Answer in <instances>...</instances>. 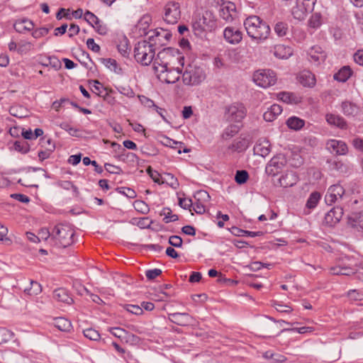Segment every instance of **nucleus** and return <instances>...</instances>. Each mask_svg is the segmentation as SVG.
<instances>
[{
  "mask_svg": "<svg viewBox=\"0 0 363 363\" xmlns=\"http://www.w3.org/2000/svg\"><path fill=\"white\" fill-rule=\"evenodd\" d=\"M247 35L254 40H265L269 37V26L257 16H250L244 21Z\"/></svg>",
  "mask_w": 363,
  "mask_h": 363,
  "instance_id": "1",
  "label": "nucleus"
},
{
  "mask_svg": "<svg viewBox=\"0 0 363 363\" xmlns=\"http://www.w3.org/2000/svg\"><path fill=\"white\" fill-rule=\"evenodd\" d=\"M191 27L194 35L203 39L216 28L217 23L213 13L206 11L202 16L197 14L193 17Z\"/></svg>",
  "mask_w": 363,
  "mask_h": 363,
  "instance_id": "2",
  "label": "nucleus"
},
{
  "mask_svg": "<svg viewBox=\"0 0 363 363\" xmlns=\"http://www.w3.org/2000/svg\"><path fill=\"white\" fill-rule=\"evenodd\" d=\"M75 232L71 225L59 223L51 231V240L60 247L65 248L74 242Z\"/></svg>",
  "mask_w": 363,
  "mask_h": 363,
  "instance_id": "3",
  "label": "nucleus"
},
{
  "mask_svg": "<svg viewBox=\"0 0 363 363\" xmlns=\"http://www.w3.org/2000/svg\"><path fill=\"white\" fill-rule=\"evenodd\" d=\"M269 320L273 323L267 322L263 323L261 331L263 333V336L266 337H271L286 331H294L297 332L300 334H304L308 332H311V328L309 327H301V328H284L279 330L277 323H285L286 325H291V323L286 322L283 320H276L273 318H268Z\"/></svg>",
  "mask_w": 363,
  "mask_h": 363,
  "instance_id": "4",
  "label": "nucleus"
},
{
  "mask_svg": "<svg viewBox=\"0 0 363 363\" xmlns=\"http://www.w3.org/2000/svg\"><path fill=\"white\" fill-rule=\"evenodd\" d=\"M155 48L148 40L138 42L134 48V57L142 65H149L153 60Z\"/></svg>",
  "mask_w": 363,
  "mask_h": 363,
  "instance_id": "5",
  "label": "nucleus"
},
{
  "mask_svg": "<svg viewBox=\"0 0 363 363\" xmlns=\"http://www.w3.org/2000/svg\"><path fill=\"white\" fill-rule=\"evenodd\" d=\"M206 78L203 69L196 65H189L182 75V80L186 85H197Z\"/></svg>",
  "mask_w": 363,
  "mask_h": 363,
  "instance_id": "6",
  "label": "nucleus"
},
{
  "mask_svg": "<svg viewBox=\"0 0 363 363\" xmlns=\"http://www.w3.org/2000/svg\"><path fill=\"white\" fill-rule=\"evenodd\" d=\"M148 35V41L155 48L162 47L165 45L170 38H172V33L170 31L164 29L151 30L147 33Z\"/></svg>",
  "mask_w": 363,
  "mask_h": 363,
  "instance_id": "7",
  "label": "nucleus"
},
{
  "mask_svg": "<svg viewBox=\"0 0 363 363\" xmlns=\"http://www.w3.org/2000/svg\"><path fill=\"white\" fill-rule=\"evenodd\" d=\"M315 0H296V6L291 9V14L295 19L303 20L307 14L312 12Z\"/></svg>",
  "mask_w": 363,
  "mask_h": 363,
  "instance_id": "8",
  "label": "nucleus"
},
{
  "mask_svg": "<svg viewBox=\"0 0 363 363\" xmlns=\"http://www.w3.org/2000/svg\"><path fill=\"white\" fill-rule=\"evenodd\" d=\"M253 80L257 85L267 88L272 86L277 81L275 73L270 69H262L255 72Z\"/></svg>",
  "mask_w": 363,
  "mask_h": 363,
  "instance_id": "9",
  "label": "nucleus"
},
{
  "mask_svg": "<svg viewBox=\"0 0 363 363\" xmlns=\"http://www.w3.org/2000/svg\"><path fill=\"white\" fill-rule=\"evenodd\" d=\"M91 91L98 96L101 97L104 101L109 105L113 106L116 103V98L113 96L115 91L108 87H105L99 80H94Z\"/></svg>",
  "mask_w": 363,
  "mask_h": 363,
  "instance_id": "10",
  "label": "nucleus"
},
{
  "mask_svg": "<svg viewBox=\"0 0 363 363\" xmlns=\"http://www.w3.org/2000/svg\"><path fill=\"white\" fill-rule=\"evenodd\" d=\"M181 17L179 4L175 1L168 2L164 6V20L169 24H175Z\"/></svg>",
  "mask_w": 363,
  "mask_h": 363,
  "instance_id": "11",
  "label": "nucleus"
},
{
  "mask_svg": "<svg viewBox=\"0 0 363 363\" xmlns=\"http://www.w3.org/2000/svg\"><path fill=\"white\" fill-rule=\"evenodd\" d=\"M246 113L247 109L242 104H234L227 108V118L230 122L241 123Z\"/></svg>",
  "mask_w": 363,
  "mask_h": 363,
  "instance_id": "12",
  "label": "nucleus"
},
{
  "mask_svg": "<svg viewBox=\"0 0 363 363\" xmlns=\"http://www.w3.org/2000/svg\"><path fill=\"white\" fill-rule=\"evenodd\" d=\"M286 159L281 155L273 157L265 167V172L269 176L274 177L281 172L286 164Z\"/></svg>",
  "mask_w": 363,
  "mask_h": 363,
  "instance_id": "13",
  "label": "nucleus"
},
{
  "mask_svg": "<svg viewBox=\"0 0 363 363\" xmlns=\"http://www.w3.org/2000/svg\"><path fill=\"white\" fill-rule=\"evenodd\" d=\"M345 192V189L340 184L330 186L325 196V203L329 206L336 202L340 203L343 198Z\"/></svg>",
  "mask_w": 363,
  "mask_h": 363,
  "instance_id": "14",
  "label": "nucleus"
},
{
  "mask_svg": "<svg viewBox=\"0 0 363 363\" xmlns=\"http://www.w3.org/2000/svg\"><path fill=\"white\" fill-rule=\"evenodd\" d=\"M342 216V207L339 206H335L325 214L324 224L328 227H334L340 221Z\"/></svg>",
  "mask_w": 363,
  "mask_h": 363,
  "instance_id": "15",
  "label": "nucleus"
},
{
  "mask_svg": "<svg viewBox=\"0 0 363 363\" xmlns=\"http://www.w3.org/2000/svg\"><path fill=\"white\" fill-rule=\"evenodd\" d=\"M326 148L330 152H335L336 155H346L349 152L345 142L335 139L329 140L326 143Z\"/></svg>",
  "mask_w": 363,
  "mask_h": 363,
  "instance_id": "16",
  "label": "nucleus"
},
{
  "mask_svg": "<svg viewBox=\"0 0 363 363\" xmlns=\"http://www.w3.org/2000/svg\"><path fill=\"white\" fill-rule=\"evenodd\" d=\"M40 140L41 146L45 148V150L38 152L39 160L43 162L49 158L52 152H54L55 150V143L51 138L45 139V138H41Z\"/></svg>",
  "mask_w": 363,
  "mask_h": 363,
  "instance_id": "17",
  "label": "nucleus"
},
{
  "mask_svg": "<svg viewBox=\"0 0 363 363\" xmlns=\"http://www.w3.org/2000/svg\"><path fill=\"white\" fill-rule=\"evenodd\" d=\"M225 40L233 45L238 44L242 39V33L238 28L228 26L223 31Z\"/></svg>",
  "mask_w": 363,
  "mask_h": 363,
  "instance_id": "18",
  "label": "nucleus"
},
{
  "mask_svg": "<svg viewBox=\"0 0 363 363\" xmlns=\"http://www.w3.org/2000/svg\"><path fill=\"white\" fill-rule=\"evenodd\" d=\"M235 13L236 6L231 1H228L225 4H223L219 10L220 17L226 22L233 21Z\"/></svg>",
  "mask_w": 363,
  "mask_h": 363,
  "instance_id": "19",
  "label": "nucleus"
},
{
  "mask_svg": "<svg viewBox=\"0 0 363 363\" xmlns=\"http://www.w3.org/2000/svg\"><path fill=\"white\" fill-rule=\"evenodd\" d=\"M169 319L174 324L186 326L191 324L192 318L187 313H173L169 314Z\"/></svg>",
  "mask_w": 363,
  "mask_h": 363,
  "instance_id": "20",
  "label": "nucleus"
},
{
  "mask_svg": "<svg viewBox=\"0 0 363 363\" xmlns=\"http://www.w3.org/2000/svg\"><path fill=\"white\" fill-rule=\"evenodd\" d=\"M297 79L301 84L306 87H313L315 85L316 79L315 74L309 70L301 72Z\"/></svg>",
  "mask_w": 363,
  "mask_h": 363,
  "instance_id": "21",
  "label": "nucleus"
},
{
  "mask_svg": "<svg viewBox=\"0 0 363 363\" xmlns=\"http://www.w3.org/2000/svg\"><path fill=\"white\" fill-rule=\"evenodd\" d=\"M254 153L255 155L266 157L270 152V143L266 138L259 139L253 148Z\"/></svg>",
  "mask_w": 363,
  "mask_h": 363,
  "instance_id": "22",
  "label": "nucleus"
},
{
  "mask_svg": "<svg viewBox=\"0 0 363 363\" xmlns=\"http://www.w3.org/2000/svg\"><path fill=\"white\" fill-rule=\"evenodd\" d=\"M347 224L351 228L357 229L358 231L363 232V211L352 213L348 216Z\"/></svg>",
  "mask_w": 363,
  "mask_h": 363,
  "instance_id": "23",
  "label": "nucleus"
},
{
  "mask_svg": "<svg viewBox=\"0 0 363 363\" xmlns=\"http://www.w3.org/2000/svg\"><path fill=\"white\" fill-rule=\"evenodd\" d=\"M53 298L59 302L68 305L73 303V298L69 294V291L65 288H59L53 291Z\"/></svg>",
  "mask_w": 363,
  "mask_h": 363,
  "instance_id": "24",
  "label": "nucleus"
},
{
  "mask_svg": "<svg viewBox=\"0 0 363 363\" xmlns=\"http://www.w3.org/2000/svg\"><path fill=\"white\" fill-rule=\"evenodd\" d=\"M298 177L296 174L292 171L286 172L279 178L280 185L284 188L290 187L297 183Z\"/></svg>",
  "mask_w": 363,
  "mask_h": 363,
  "instance_id": "25",
  "label": "nucleus"
},
{
  "mask_svg": "<svg viewBox=\"0 0 363 363\" xmlns=\"http://www.w3.org/2000/svg\"><path fill=\"white\" fill-rule=\"evenodd\" d=\"M326 121L327 122L332 125H335L340 129L345 130L347 128V121L344 118L339 115L333 114V113H328L326 114Z\"/></svg>",
  "mask_w": 363,
  "mask_h": 363,
  "instance_id": "26",
  "label": "nucleus"
},
{
  "mask_svg": "<svg viewBox=\"0 0 363 363\" xmlns=\"http://www.w3.org/2000/svg\"><path fill=\"white\" fill-rule=\"evenodd\" d=\"M311 58L315 62L320 63L324 62L326 58V54L323 48L319 45H314L308 51Z\"/></svg>",
  "mask_w": 363,
  "mask_h": 363,
  "instance_id": "27",
  "label": "nucleus"
},
{
  "mask_svg": "<svg viewBox=\"0 0 363 363\" xmlns=\"http://www.w3.org/2000/svg\"><path fill=\"white\" fill-rule=\"evenodd\" d=\"M341 108L342 113L346 116L354 117L359 111V107L357 104L349 101H342L341 104Z\"/></svg>",
  "mask_w": 363,
  "mask_h": 363,
  "instance_id": "28",
  "label": "nucleus"
},
{
  "mask_svg": "<svg viewBox=\"0 0 363 363\" xmlns=\"http://www.w3.org/2000/svg\"><path fill=\"white\" fill-rule=\"evenodd\" d=\"M293 54V50L290 46L277 45L274 48V55L279 59H287Z\"/></svg>",
  "mask_w": 363,
  "mask_h": 363,
  "instance_id": "29",
  "label": "nucleus"
},
{
  "mask_svg": "<svg viewBox=\"0 0 363 363\" xmlns=\"http://www.w3.org/2000/svg\"><path fill=\"white\" fill-rule=\"evenodd\" d=\"M164 141L162 142V143L167 147H169L171 148L177 150V152L179 154H181L183 152H190V149L187 148L184 143L182 142H178L176 140H174L167 136L164 137Z\"/></svg>",
  "mask_w": 363,
  "mask_h": 363,
  "instance_id": "30",
  "label": "nucleus"
},
{
  "mask_svg": "<svg viewBox=\"0 0 363 363\" xmlns=\"http://www.w3.org/2000/svg\"><path fill=\"white\" fill-rule=\"evenodd\" d=\"M13 28L16 32L22 33L25 31L32 30L34 28V24L33 21L23 18L17 20L13 24Z\"/></svg>",
  "mask_w": 363,
  "mask_h": 363,
  "instance_id": "31",
  "label": "nucleus"
},
{
  "mask_svg": "<svg viewBox=\"0 0 363 363\" xmlns=\"http://www.w3.org/2000/svg\"><path fill=\"white\" fill-rule=\"evenodd\" d=\"M278 98L281 101L289 104H298L301 102V97L294 93L280 92L278 94Z\"/></svg>",
  "mask_w": 363,
  "mask_h": 363,
  "instance_id": "32",
  "label": "nucleus"
},
{
  "mask_svg": "<svg viewBox=\"0 0 363 363\" xmlns=\"http://www.w3.org/2000/svg\"><path fill=\"white\" fill-rule=\"evenodd\" d=\"M164 73H166V76L164 77V82L167 84H174L179 79L182 69L179 67L168 68L167 70L164 71Z\"/></svg>",
  "mask_w": 363,
  "mask_h": 363,
  "instance_id": "33",
  "label": "nucleus"
},
{
  "mask_svg": "<svg viewBox=\"0 0 363 363\" xmlns=\"http://www.w3.org/2000/svg\"><path fill=\"white\" fill-rule=\"evenodd\" d=\"M282 112V107L279 104H273L263 114V118L266 121H273L277 116Z\"/></svg>",
  "mask_w": 363,
  "mask_h": 363,
  "instance_id": "34",
  "label": "nucleus"
},
{
  "mask_svg": "<svg viewBox=\"0 0 363 363\" xmlns=\"http://www.w3.org/2000/svg\"><path fill=\"white\" fill-rule=\"evenodd\" d=\"M352 74V70L349 66H344L336 72L333 78L335 80L340 82H345Z\"/></svg>",
  "mask_w": 363,
  "mask_h": 363,
  "instance_id": "35",
  "label": "nucleus"
},
{
  "mask_svg": "<svg viewBox=\"0 0 363 363\" xmlns=\"http://www.w3.org/2000/svg\"><path fill=\"white\" fill-rule=\"evenodd\" d=\"M327 164L331 170L340 172H346L347 170V165L339 159H328L327 160Z\"/></svg>",
  "mask_w": 363,
  "mask_h": 363,
  "instance_id": "36",
  "label": "nucleus"
},
{
  "mask_svg": "<svg viewBox=\"0 0 363 363\" xmlns=\"http://www.w3.org/2000/svg\"><path fill=\"white\" fill-rule=\"evenodd\" d=\"M116 145V143H113V146ZM117 145L118 146L119 149L121 150V152L118 155V159L120 160L123 161V162H125V161H129V162H137V163H138L139 158L135 153L127 152L125 148L121 147V146L118 144H117Z\"/></svg>",
  "mask_w": 363,
  "mask_h": 363,
  "instance_id": "37",
  "label": "nucleus"
},
{
  "mask_svg": "<svg viewBox=\"0 0 363 363\" xmlns=\"http://www.w3.org/2000/svg\"><path fill=\"white\" fill-rule=\"evenodd\" d=\"M109 332L114 335L115 337L121 339V340H126L128 337H131L133 339L138 338L137 336H135L133 334H130L128 332H127L125 330L116 327V328H109Z\"/></svg>",
  "mask_w": 363,
  "mask_h": 363,
  "instance_id": "38",
  "label": "nucleus"
},
{
  "mask_svg": "<svg viewBox=\"0 0 363 363\" xmlns=\"http://www.w3.org/2000/svg\"><path fill=\"white\" fill-rule=\"evenodd\" d=\"M230 232L232 233V234H233L235 236H249V237H252V238H255L257 236H261L264 234L262 231L253 232V231L242 230L238 227H232Z\"/></svg>",
  "mask_w": 363,
  "mask_h": 363,
  "instance_id": "39",
  "label": "nucleus"
},
{
  "mask_svg": "<svg viewBox=\"0 0 363 363\" xmlns=\"http://www.w3.org/2000/svg\"><path fill=\"white\" fill-rule=\"evenodd\" d=\"M55 325L57 328L63 332H69L72 328L71 322L68 319L62 317L55 319Z\"/></svg>",
  "mask_w": 363,
  "mask_h": 363,
  "instance_id": "40",
  "label": "nucleus"
},
{
  "mask_svg": "<svg viewBox=\"0 0 363 363\" xmlns=\"http://www.w3.org/2000/svg\"><path fill=\"white\" fill-rule=\"evenodd\" d=\"M305 124V121L296 116H291L286 121V125L290 129L298 130L301 129Z\"/></svg>",
  "mask_w": 363,
  "mask_h": 363,
  "instance_id": "41",
  "label": "nucleus"
},
{
  "mask_svg": "<svg viewBox=\"0 0 363 363\" xmlns=\"http://www.w3.org/2000/svg\"><path fill=\"white\" fill-rule=\"evenodd\" d=\"M241 125L239 124H231L228 125L222 134L225 140H228L235 135L240 130Z\"/></svg>",
  "mask_w": 363,
  "mask_h": 363,
  "instance_id": "42",
  "label": "nucleus"
},
{
  "mask_svg": "<svg viewBox=\"0 0 363 363\" xmlns=\"http://www.w3.org/2000/svg\"><path fill=\"white\" fill-rule=\"evenodd\" d=\"M160 216H164L163 220L165 223L174 222L179 220L177 214H173L170 208L164 207L160 213Z\"/></svg>",
  "mask_w": 363,
  "mask_h": 363,
  "instance_id": "43",
  "label": "nucleus"
},
{
  "mask_svg": "<svg viewBox=\"0 0 363 363\" xmlns=\"http://www.w3.org/2000/svg\"><path fill=\"white\" fill-rule=\"evenodd\" d=\"M274 30L279 37H284L288 33L289 26L286 22L280 21L275 24Z\"/></svg>",
  "mask_w": 363,
  "mask_h": 363,
  "instance_id": "44",
  "label": "nucleus"
},
{
  "mask_svg": "<svg viewBox=\"0 0 363 363\" xmlns=\"http://www.w3.org/2000/svg\"><path fill=\"white\" fill-rule=\"evenodd\" d=\"M100 61L108 69L119 74L121 69H118V63L116 60L112 58H100Z\"/></svg>",
  "mask_w": 363,
  "mask_h": 363,
  "instance_id": "45",
  "label": "nucleus"
},
{
  "mask_svg": "<svg viewBox=\"0 0 363 363\" xmlns=\"http://www.w3.org/2000/svg\"><path fill=\"white\" fill-rule=\"evenodd\" d=\"M118 52L123 57H128L130 52V48L128 45V40L126 37H124L117 45Z\"/></svg>",
  "mask_w": 363,
  "mask_h": 363,
  "instance_id": "46",
  "label": "nucleus"
},
{
  "mask_svg": "<svg viewBox=\"0 0 363 363\" xmlns=\"http://www.w3.org/2000/svg\"><path fill=\"white\" fill-rule=\"evenodd\" d=\"M169 65V61H164V60H161V61L158 60L157 62V56L155 59L153 64V69L158 72H160L161 74H164V71L167 70Z\"/></svg>",
  "mask_w": 363,
  "mask_h": 363,
  "instance_id": "47",
  "label": "nucleus"
},
{
  "mask_svg": "<svg viewBox=\"0 0 363 363\" xmlns=\"http://www.w3.org/2000/svg\"><path fill=\"white\" fill-rule=\"evenodd\" d=\"M322 25V15L320 13H314L308 21V26L313 28H318Z\"/></svg>",
  "mask_w": 363,
  "mask_h": 363,
  "instance_id": "48",
  "label": "nucleus"
},
{
  "mask_svg": "<svg viewBox=\"0 0 363 363\" xmlns=\"http://www.w3.org/2000/svg\"><path fill=\"white\" fill-rule=\"evenodd\" d=\"M249 179V174L247 171L245 169L237 170L235 175V181L238 184H245Z\"/></svg>",
  "mask_w": 363,
  "mask_h": 363,
  "instance_id": "49",
  "label": "nucleus"
},
{
  "mask_svg": "<svg viewBox=\"0 0 363 363\" xmlns=\"http://www.w3.org/2000/svg\"><path fill=\"white\" fill-rule=\"evenodd\" d=\"M13 148L22 154H26L29 152L30 145L26 141L17 140L13 144Z\"/></svg>",
  "mask_w": 363,
  "mask_h": 363,
  "instance_id": "50",
  "label": "nucleus"
},
{
  "mask_svg": "<svg viewBox=\"0 0 363 363\" xmlns=\"http://www.w3.org/2000/svg\"><path fill=\"white\" fill-rule=\"evenodd\" d=\"M320 199V194L319 192L314 191L311 193L306 202V206L308 208H314L317 206Z\"/></svg>",
  "mask_w": 363,
  "mask_h": 363,
  "instance_id": "51",
  "label": "nucleus"
},
{
  "mask_svg": "<svg viewBox=\"0 0 363 363\" xmlns=\"http://www.w3.org/2000/svg\"><path fill=\"white\" fill-rule=\"evenodd\" d=\"M31 286L29 289H25L24 293L29 296L37 295L41 292V286L37 281L30 280Z\"/></svg>",
  "mask_w": 363,
  "mask_h": 363,
  "instance_id": "52",
  "label": "nucleus"
},
{
  "mask_svg": "<svg viewBox=\"0 0 363 363\" xmlns=\"http://www.w3.org/2000/svg\"><path fill=\"white\" fill-rule=\"evenodd\" d=\"M33 48V44L28 41L21 40L18 44L17 52L21 54H26Z\"/></svg>",
  "mask_w": 363,
  "mask_h": 363,
  "instance_id": "53",
  "label": "nucleus"
},
{
  "mask_svg": "<svg viewBox=\"0 0 363 363\" xmlns=\"http://www.w3.org/2000/svg\"><path fill=\"white\" fill-rule=\"evenodd\" d=\"M83 333H84V335L86 338H88L91 340L97 341V340H99L101 338V335H100L99 333L97 330H96L95 329L91 328L84 330L83 331Z\"/></svg>",
  "mask_w": 363,
  "mask_h": 363,
  "instance_id": "54",
  "label": "nucleus"
},
{
  "mask_svg": "<svg viewBox=\"0 0 363 363\" xmlns=\"http://www.w3.org/2000/svg\"><path fill=\"white\" fill-rule=\"evenodd\" d=\"M133 206H134V208L137 211H138L143 214H147L150 211V208H149V206H147V204L145 201H141V200L135 201L133 203Z\"/></svg>",
  "mask_w": 363,
  "mask_h": 363,
  "instance_id": "55",
  "label": "nucleus"
},
{
  "mask_svg": "<svg viewBox=\"0 0 363 363\" xmlns=\"http://www.w3.org/2000/svg\"><path fill=\"white\" fill-rule=\"evenodd\" d=\"M247 147V144L245 140L235 141L230 146H229V149H231L234 151H237L238 152L246 150Z\"/></svg>",
  "mask_w": 363,
  "mask_h": 363,
  "instance_id": "56",
  "label": "nucleus"
},
{
  "mask_svg": "<svg viewBox=\"0 0 363 363\" xmlns=\"http://www.w3.org/2000/svg\"><path fill=\"white\" fill-rule=\"evenodd\" d=\"M46 60L48 61L47 64H43V66L44 67H48L50 65L52 67L55 69L58 70L61 68L62 64L60 60L55 57V56H50L48 57Z\"/></svg>",
  "mask_w": 363,
  "mask_h": 363,
  "instance_id": "57",
  "label": "nucleus"
},
{
  "mask_svg": "<svg viewBox=\"0 0 363 363\" xmlns=\"http://www.w3.org/2000/svg\"><path fill=\"white\" fill-rule=\"evenodd\" d=\"M84 20L91 26L99 23V18L89 11H86L84 14Z\"/></svg>",
  "mask_w": 363,
  "mask_h": 363,
  "instance_id": "58",
  "label": "nucleus"
},
{
  "mask_svg": "<svg viewBox=\"0 0 363 363\" xmlns=\"http://www.w3.org/2000/svg\"><path fill=\"white\" fill-rule=\"evenodd\" d=\"M116 191L130 199H134L137 196L136 192L129 187H117Z\"/></svg>",
  "mask_w": 363,
  "mask_h": 363,
  "instance_id": "59",
  "label": "nucleus"
},
{
  "mask_svg": "<svg viewBox=\"0 0 363 363\" xmlns=\"http://www.w3.org/2000/svg\"><path fill=\"white\" fill-rule=\"evenodd\" d=\"M13 333L5 328H0V345L7 342L13 336Z\"/></svg>",
  "mask_w": 363,
  "mask_h": 363,
  "instance_id": "60",
  "label": "nucleus"
},
{
  "mask_svg": "<svg viewBox=\"0 0 363 363\" xmlns=\"http://www.w3.org/2000/svg\"><path fill=\"white\" fill-rule=\"evenodd\" d=\"M194 198L198 201L208 202L211 197L206 191L199 190L194 194Z\"/></svg>",
  "mask_w": 363,
  "mask_h": 363,
  "instance_id": "61",
  "label": "nucleus"
},
{
  "mask_svg": "<svg viewBox=\"0 0 363 363\" xmlns=\"http://www.w3.org/2000/svg\"><path fill=\"white\" fill-rule=\"evenodd\" d=\"M147 172L155 183L159 184L164 183V181L161 180L160 174L157 171L153 170L150 166L147 168Z\"/></svg>",
  "mask_w": 363,
  "mask_h": 363,
  "instance_id": "62",
  "label": "nucleus"
},
{
  "mask_svg": "<svg viewBox=\"0 0 363 363\" xmlns=\"http://www.w3.org/2000/svg\"><path fill=\"white\" fill-rule=\"evenodd\" d=\"M173 51V52H176L174 50V48H171V47H169V48H164L162 50L160 51L157 56V61L160 60L161 61V60H164V61H169V64L172 62V60L169 58V57L167 55V52H171Z\"/></svg>",
  "mask_w": 363,
  "mask_h": 363,
  "instance_id": "63",
  "label": "nucleus"
},
{
  "mask_svg": "<svg viewBox=\"0 0 363 363\" xmlns=\"http://www.w3.org/2000/svg\"><path fill=\"white\" fill-rule=\"evenodd\" d=\"M104 168L110 174H121L123 172V169L120 167L110 163H105Z\"/></svg>",
  "mask_w": 363,
  "mask_h": 363,
  "instance_id": "64",
  "label": "nucleus"
}]
</instances>
